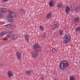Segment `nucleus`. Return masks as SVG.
<instances>
[{"instance_id": "1", "label": "nucleus", "mask_w": 80, "mask_h": 80, "mask_svg": "<svg viewBox=\"0 0 80 80\" xmlns=\"http://www.w3.org/2000/svg\"><path fill=\"white\" fill-rule=\"evenodd\" d=\"M69 66V64L68 63V61H63L60 62L59 67L61 70H63L65 69V68Z\"/></svg>"}, {"instance_id": "2", "label": "nucleus", "mask_w": 80, "mask_h": 80, "mask_svg": "<svg viewBox=\"0 0 80 80\" xmlns=\"http://www.w3.org/2000/svg\"><path fill=\"white\" fill-rule=\"evenodd\" d=\"M70 38H71L70 35H65L63 38V42L64 43H68L70 41Z\"/></svg>"}, {"instance_id": "3", "label": "nucleus", "mask_w": 80, "mask_h": 80, "mask_svg": "<svg viewBox=\"0 0 80 80\" xmlns=\"http://www.w3.org/2000/svg\"><path fill=\"white\" fill-rule=\"evenodd\" d=\"M18 38V35L17 34L12 35L9 37V38L10 40H16Z\"/></svg>"}, {"instance_id": "4", "label": "nucleus", "mask_w": 80, "mask_h": 80, "mask_svg": "<svg viewBox=\"0 0 80 80\" xmlns=\"http://www.w3.org/2000/svg\"><path fill=\"white\" fill-rule=\"evenodd\" d=\"M52 27L53 28H58V25L57 22H53L52 23Z\"/></svg>"}, {"instance_id": "5", "label": "nucleus", "mask_w": 80, "mask_h": 80, "mask_svg": "<svg viewBox=\"0 0 80 80\" xmlns=\"http://www.w3.org/2000/svg\"><path fill=\"white\" fill-rule=\"evenodd\" d=\"M8 12H9L10 15L11 17H16V13L14 12H12L10 10H9Z\"/></svg>"}, {"instance_id": "6", "label": "nucleus", "mask_w": 80, "mask_h": 80, "mask_svg": "<svg viewBox=\"0 0 80 80\" xmlns=\"http://www.w3.org/2000/svg\"><path fill=\"white\" fill-rule=\"evenodd\" d=\"M7 74L9 78H10L12 77H13V73L12 71H9L8 72Z\"/></svg>"}, {"instance_id": "7", "label": "nucleus", "mask_w": 80, "mask_h": 80, "mask_svg": "<svg viewBox=\"0 0 80 80\" xmlns=\"http://www.w3.org/2000/svg\"><path fill=\"white\" fill-rule=\"evenodd\" d=\"M32 54V57L34 58H35L38 55V53L37 52H33Z\"/></svg>"}, {"instance_id": "8", "label": "nucleus", "mask_w": 80, "mask_h": 80, "mask_svg": "<svg viewBox=\"0 0 80 80\" xmlns=\"http://www.w3.org/2000/svg\"><path fill=\"white\" fill-rule=\"evenodd\" d=\"M7 18L8 21L10 22H12L13 21V19L12 17L10 16H8L7 17Z\"/></svg>"}, {"instance_id": "9", "label": "nucleus", "mask_w": 80, "mask_h": 80, "mask_svg": "<svg viewBox=\"0 0 80 80\" xmlns=\"http://www.w3.org/2000/svg\"><path fill=\"white\" fill-rule=\"evenodd\" d=\"M0 10L2 12V13H4V12H7L8 11V9L6 8H3L1 9Z\"/></svg>"}, {"instance_id": "10", "label": "nucleus", "mask_w": 80, "mask_h": 80, "mask_svg": "<svg viewBox=\"0 0 80 80\" xmlns=\"http://www.w3.org/2000/svg\"><path fill=\"white\" fill-rule=\"evenodd\" d=\"M79 22V18H76L72 20V22L74 23H77Z\"/></svg>"}, {"instance_id": "11", "label": "nucleus", "mask_w": 80, "mask_h": 80, "mask_svg": "<svg viewBox=\"0 0 80 80\" xmlns=\"http://www.w3.org/2000/svg\"><path fill=\"white\" fill-rule=\"evenodd\" d=\"M70 11V8L68 6H67L66 8L65 12L66 13H69Z\"/></svg>"}, {"instance_id": "12", "label": "nucleus", "mask_w": 80, "mask_h": 80, "mask_svg": "<svg viewBox=\"0 0 80 80\" xmlns=\"http://www.w3.org/2000/svg\"><path fill=\"white\" fill-rule=\"evenodd\" d=\"M49 5L50 7H53L55 5V2L53 0H51L49 2Z\"/></svg>"}, {"instance_id": "13", "label": "nucleus", "mask_w": 80, "mask_h": 80, "mask_svg": "<svg viewBox=\"0 0 80 80\" xmlns=\"http://www.w3.org/2000/svg\"><path fill=\"white\" fill-rule=\"evenodd\" d=\"M40 48V46L38 45V44L37 43L35 45H34L33 46V48H34V49Z\"/></svg>"}, {"instance_id": "14", "label": "nucleus", "mask_w": 80, "mask_h": 80, "mask_svg": "<svg viewBox=\"0 0 80 80\" xmlns=\"http://www.w3.org/2000/svg\"><path fill=\"white\" fill-rule=\"evenodd\" d=\"M16 55L18 60H20V53L18 52L16 53Z\"/></svg>"}, {"instance_id": "15", "label": "nucleus", "mask_w": 80, "mask_h": 80, "mask_svg": "<svg viewBox=\"0 0 80 80\" xmlns=\"http://www.w3.org/2000/svg\"><path fill=\"white\" fill-rule=\"evenodd\" d=\"M26 73L28 75H30L31 73H33V72H32V71H30L28 70L26 71Z\"/></svg>"}, {"instance_id": "16", "label": "nucleus", "mask_w": 80, "mask_h": 80, "mask_svg": "<svg viewBox=\"0 0 80 80\" xmlns=\"http://www.w3.org/2000/svg\"><path fill=\"white\" fill-rule=\"evenodd\" d=\"M51 17H52V14L49 13L47 14L46 18L48 19L50 18H51Z\"/></svg>"}, {"instance_id": "17", "label": "nucleus", "mask_w": 80, "mask_h": 80, "mask_svg": "<svg viewBox=\"0 0 80 80\" xmlns=\"http://www.w3.org/2000/svg\"><path fill=\"white\" fill-rule=\"evenodd\" d=\"M25 39L26 40H27V42L29 41V37H28V35H25Z\"/></svg>"}, {"instance_id": "18", "label": "nucleus", "mask_w": 80, "mask_h": 80, "mask_svg": "<svg viewBox=\"0 0 80 80\" xmlns=\"http://www.w3.org/2000/svg\"><path fill=\"white\" fill-rule=\"evenodd\" d=\"M3 18V12L0 10V18Z\"/></svg>"}, {"instance_id": "19", "label": "nucleus", "mask_w": 80, "mask_h": 80, "mask_svg": "<svg viewBox=\"0 0 80 80\" xmlns=\"http://www.w3.org/2000/svg\"><path fill=\"white\" fill-rule=\"evenodd\" d=\"M70 80H75V78L73 76H71L70 77Z\"/></svg>"}, {"instance_id": "20", "label": "nucleus", "mask_w": 80, "mask_h": 80, "mask_svg": "<svg viewBox=\"0 0 80 80\" xmlns=\"http://www.w3.org/2000/svg\"><path fill=\"white\" fill-rule=\"evenodd\" d=\"M4 35H5V33H4L3 32L1 33L0 34V38H2V37Z\"/></svg>"}, {"instance_id": "21", "label": "nucleus", "mask_w": 80, "mask_h": 80, "mask_svg": "<svg viewBox=\"0 0 80 80\" xmlns=\"http://www.w3.org/2000/svg\"><path fill=\"white\" fill-rule=\"evenodd\" d=\"M16 25H13L12 26H11V29H15V28H16Z\"/></svg>"}, {"instance_id": "22", "label": "nucleus", "mask_w": 80, "mask_h": 80, "mask_svg": "<svg viewBox=\"0 0 80 80\" xmlns=\"http://www.w3.org/2000/svg\"><path fill=\"white\" fill-rule=\"evenodd\" d=\"M76 31L77 32H80V27H79L76 28Z\"/></svg>"}, {"instance_id": "23", "label": "nucleus", "mask_w": 80, "mask_h": 80, "mask_svg": "<svg viewBox=\"0 0 80 80\" xmlns=\"http://www.w3.org/2000/svg\"><path fill=\"white\" fill-rule=\"evenodd\" d=\"M40 28L41 30H42V31L44 30V28H43V27L40 26Z\"/></svg>"}, {"instance_id": "24", "label": "nucleus", "mask_w": 80, "mask_h": 80, "mask_svg": "<svg viewBox=\"0 0 80 80\" xmlns=\"http://www.w3.org/2000/svg\"><path fill=\"white\" fill-rule=\"evenodd\" d=\"M59 32L61 35H63V31H62V30H60L59 31Z\"/></svg>"}, {"instance_id": "25", "label": "nucleus", "mask_w": 80, "mask_h": 80, "mask_svg": "<svg viewBox=\"0 0 80 80\" xmlns=\"http://www.w3.org/2000/svg\"><path fill=\"white\" fill-rule=\"evenodd\" d=\"M58 8H61L62 7V4H59L58 6Z\"/></svg>"}, {"instance_id": "26", "label": "nucleus", "mask_w": 80, "mask_h": 80, "mask_svg": "<svg viewBox=\"0 0 80 80\" xmlns=\"http://www.w3.org/2000/svg\"><path fill=\"white\" fill-rule=\"evenodd\" d=\"M11 24H8L6 25H5V27H10V25H11Z\"/></svg>"}, {"instance_id": "27", "label": "nucleus", "mask_w": 80, "mask_h": 80, "mask_svg": "<svg viewBox=\"0 0 80 80\" xmlns=\"http://www.w3.org/2000/svg\"><path fill=\"white\" fill-rule=\"evenodd\" d=\"M21 11H22V12L23 13H25V10H24V9H21Z\"/></svg>"}, {"instance_id": "28", "label": "nucleus", "mask_w": 80, "mask_h": 80, "mask_svg": "<svg viewBox=\"0 0 80 80\" xmlns=\"http://www.w3.org/2000/svg\"><path fill=\"white\" fill-rule=\"evenodd\" d=\"M52 52H56V49H55V48H52Z\"/></svg>"}, {"instance_id": "29", "label": "nucleus", "mask_w": 80, "mask_h": 80, "mask_svg": "<svg viewBox=\"0 0 80 80\" xmlns=\"http://www.w3.org/2000/svg\"><path fill=\"white\" fill-rule=\"evenodd\" d=\"M80 9V7H77L76 8V10L77 11V10H79Z\"/></svg>"}, {"instance_id": "30", "label": "nucleus", "mask_w": 80, "mask_h": 80, "mask_svg": "<svg viewBox=\"0 0 80 80\" xmlns=\"http://www.w3.org/2000/svg\"><path fill=\"white\" fill-rule=\"evenodd\" d=\"M8 0H3L2 2H8Z\"/></svg>"}, {"instance_id": "31", "label": "nucleus", "mask_w": 80, "mask_h": 80, "mask_svg": "<svg viewBox=\"0 0 80 80\" xmlns=\"http://www.w3.org/2000/svg\"><path fill=\"white\" fill-rule=\"evenodd\" d=\"M7 39L5 38L3 39V41L5 42V41H7Z\"/></svg>"}, {"instance_id": "32", "label": "nucleus", "mask_w": 80, "mask_h": 80, "mask_svg": "<svg viewBox=\"0 0 80 80\" xmlns=\"http://www.w3.org/2000/svg\"><path fill=\"white\" fill-rule=\"evenodd\" d=\"M9 35H11L12 34V31H9Z\"/></svg>"}, {"instance_id": "33", "label": "nucleus", "mask_w": 80, "mask_h": 80, "mask_svg": "<svg viewBox=\"0 0 80 80\" xmlns=\"http://www.w3.org/2000/svg\"><path fill=\"white\" fill-rule=\"evenodd\" d=\"M6 34H7V35H10V34L9 33V31L6 32Z\"/></svg>"}, {"instance_id": "34", "label": "nucleus", "mask_w": 80, "mask_h": 80, "mask_svg": "<svg viewBox=\"0 0 80 80\" xmlns=\"http://www.w3.org/2000/svg\"><path fill=\"white\" fill-rule=\"evenodd\" d=\"M3 42V40H2V39H0V42Z\"/></svg>"}, {"instance_id": "35", "label": "nucleus", "mask_w": 80, "mask_h": 80, "mask_svg": "<svg viewBox=\"0 0 80 80\" xmlns=\"http://www.w3.org/2000/svg\"><path fill=\"white\" fill-rule=\"evenodd\" d=\"M54 80H57V79H54Z\"/></svg>"}]
</instances>
